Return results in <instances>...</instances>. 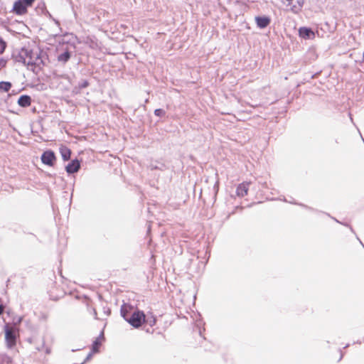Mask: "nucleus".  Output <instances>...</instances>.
I'll use <instances>...</instances> for the list:
<instances>
[{
  "mask_svg": "<svg viewBox=\"0 0 364 364\" xmlns=\"http://www.w3.org/2000/svg\"><path fill=\"white\" fill-rule=\"evenodd\" d=\"M127 321L134 328H138L145 322V314L144 311L136 309L134 311Z\"/></svg>",
  "mask_w": 364,
  "mask_h": 364,
  "instance_id": "obj_1",
  "label": "nucleus"
},
{
  "mask_svg": "<svg viewBox=\"0 0 364 364\" xmlns=\"http://www.w3.org/2000/svg\"><path fill=\"white\" fill-rule=\"evenodd\" d=\"M282 3L295 14H298L304 4V0H282Z\"/></svg>",
  "mask_w": 364,
  "mask_h": 364,
  "instance_id": "obj_2",
  "label": "nucleus"
},
{
  "mask_svg": "<svg viewBox=\"0 0 364 364\" xmlns=\"http://www.w3.org/2000/svg\"><path fill=\"white\" fill-rule=\"evenodd\" d=\"M29 54L28 55L26 60V65L31 67L30 70L33 73H36L35 69L36 66H39V53H34L32 50H28Z\"/></svg>",
  "mask_w": 364,
  "mask_h": 364,
  "instance_id": "obj_3",
  "label": "nucleus"
},
{
  "mask_svg": "<svg viewBox=\"0 0 364 364\" xmlns=\"http://www.w3.org/2000/svg\"><path fill=\"white\" fill-rule=\"evenodd\" d=\"M5 339L9 348H11L16 345L15 332L12 328H9L8 326H5Z\"/></svg>",
  "mask_w": 364,
  "mask_h": 364,
  "instance_id": "obj_4",
  "label": "nucleus"
},
{
  "mask_svg": "<svg viewBox=\"0 0 364 364\" xmlns=\"http://www.w3.org/2000/svg\"><path fill=\"white\" fill-rule=\"evenodd\" d=\"M56 159L55 153L51 150L46 151L41 155L42 162L48 166H53Z\"/></svg>",
  "mask_w": 364,
  "mask_h": 364,
  "instance_id": "obj_5",
  "label": "nucleus"
},
{
  "mask_svg": "<svg viewBox=\"0 0 364 364\" xmlns=\"http://www.w3.org/2000/svg\"><path fill=\"white\" fill-rule=\"evenodd\" d=\"M28 7L19 0L14 2L13 6V12L17 15H23L27 13Z\"/></svg>",
  "mask_w": 364,
  "mask_h": 364,
  "instance_id": "obj_6",
  "label": "nucleus"
},
{
  "mask_svg": "<svg viewBox=\"0 0 364 364\" xmlns=\"http://www.w3.org/2000/svg\"><path fill=\"white\" fill-rule=\"evenodd\" d=\"M28 54V49L22 48L17 55H13V58L16 62L22 63L23 65H26V60Z\"/></svg>",
  "mask_w": 364,
  "mask_h": 364,
  "instance_id": "obj_7",
  "label": "nucleus"
},
{
  "mask_svg": "<svg viewBox=\"0 0 364 364\" xmlns=\"http://www.w3.org/2000/svg\"><path fill=\"white\" fill-rule=\"evenodd\" d=\"M80 168V163L78 159L72 160L66 166L65 170L68 173L73 174L79 171Z\"/></svg>",
  "mask_w": 364,
  "mask_h": 364,
  "instance_id": "obj_8",
  "label": "nucleus"
},
{
  "mask_svg": "<svg viewBox=\"0 0 364 364\" xmlns=\"http://www.w3.org/2000/svg\"><path fill=\"white\" fill-rule=\"evenodd\" d=\"M255 21L257 27L259 28H264L269 25L271 19L269 17L266 16H259L255 17Z\"/></svg>",
  "mask_w": 364,
  "mask_h": 364,
  "instance_id": "obj_9",
  "label": "nucleus"
},
{
  "mask_svg": "<svg viewBox=\"0 0 364 364\" xmlns=\"http://www.w3.org/2000/svg\"><path fill=\"white\" fill-rule=\"evenodd\" d=\"M299 36L304 39H309L314 37V33L313 31L306 27H301L299 30Z\"/></svg>",
  "mask_w": 364,
  "mask_h": 364,
  "instance_id": "obj_10",
  "label": "nucleus"
},
{
  "mask_svg": "<svg viewBox=\"0 0 364 364\" xmlns=\"http://www.w3.org/2000/svg\"><path fill=\"white\" fill-rule=\"evenodd\" d=\"M132 306L126 304H124L121 306L120 313L121 316L124 318L125 321L129 318L131 315V311L132 310Z\"/></svg>",
  "mask_w": 364,
  "mask_h": 364,
  "instance_id": "obj_11",
  "label": "nucleus"
},
{
  "mask_svg": "<svg viewBox=\"0 0 364 364\" xmlns=\"http://www.w3.org/2000/svg\"><path fill=\"white\" fill-rule=\"evenodd\" d=\"M250 183H242L240 184L236 190V193L240 197H243L247 194Z\"/></svg>",
  "mask_w": 364,
  "mask_h": 364,
  "instance_id": "obj_12",
  "label": "nucleus"
},
{
  "mask_svg": "<svg viewBox=\"0 0 364 364\" xmlns=\"http://www.w3.org/2000/svg\"><path fill=\"white\" fill-rule=\"evenodd\" d=\"M31 103V98L30 96L24 95H21L18 100V104L22 107H28Z\"/></svg>",
  "mask_w": 364,
  "mask_h": 364,
  "instance_id": "obj_13",
  "label": "nucleus"
},
{
  "mask_svg": "<svg viewBox=\"0 0 364 364\" xmlns=\"http://www.w3.org/2000/svg\"><path fill=\"white\" fill-rule=\"evenodd\" d=\"M60 153L64 161H68L70 159L71 151L67 146H62L60 148Z\"/></svg>",
  "mask_w": 364,
  "mask_h": 364,
  "instance_id": "obj_14",
  "label": "nucleus"
},
{
  "mask_svg": "<svg viewBox=\"0 0 364 364\" xmlns=\"http://www.w3.org/2000/svg\"><path fill=\"white\" fill-rule=\"evenodd\" d=\"M70 52L67 50L58 56V60L60 63H65L70 60Z\"/></svg>",
  "mask_w": 364,
  "mask_h": 364,
  "instance_id": "obj_15",
  "label": "nucleus"
},
{
  "mask_svg": "<svg viewBox=\"0 0 364 364\" xmlns=\"http://www.w3.org/2000/svg\"><path fill=\"white\" fill-rule=\"evenodd\" d=\"M144 323L148 324L149 326L152 327L156 324V318L151 314L150 315H147V316L145 315V322Z\"/></svg>",
  "mask_w": 364,
  "mask_h": 364,
  "instance_id": "obj_16",
  "label": "nucleus"
},
{
  "mask_svg": "<svg viewBox=\"0 0 364 364\" xmlns=\"http://www.w3.org/2000/svg\"><path fill=\"white\" fill-rule=\"evenodd\" d=\"M11 86L12 85L10 82L1 81L0 82V91L6 92H9L11 88Z\"/></svg>",
  "mask_w": 364,
  "mask_h": 364,
  "instance_id": "obj_17",
  "label": "nucleus"
},
{
  "mask_svg": "<svg viewBox=\"0 0 364 364\" xmlns=\"http://www.w3.org/2000/svg\"><path fill=\"white\" fill-rule=\"evenodd\" d=\"M101 345H102L101 341H99L98 338H96V340L94 341L92 344V353H98L99 352V348L101 346Z\"/></svg>",
  "mask_w": 364,
  "mask_h": 364,
  "instance_id": "obj_18",
  "label": "nucleus"
},
{
  "mask_svg": "<svg viewBox=\"0 0 364 364\" xmlns=\"http://www.w3.org/2000/svg\"><path fill=\"white\" fill-rule=\"evenodd\" d=\"M154 114L157 117H164L166 115V112L162 109H156L154 110Z\"/></svg>",
  "mask_w": 364,
  "mask_h": 364,
  "instance_id": "obj_19",
  "label": "nucleus"
},
{
  "mask_svg": "<svg viewBox=\"0 0 364 364\" xmlns=\"http://www.w3.org/2000/svg\"><path fill=\"white\" fill-rule=\"evenodd\" d=\"M6 48V42L0 37V54H2Z\"/></svg>",
  "mask_w": 364,
  "mask_h": 364,
  "instance_id": "obj_20",
  "label": "nucleus"
},
{
  "mask_svg": "<svg viewBox=\"0 0 364 364\" xmlns=\"http://www.w3.org/2000/svg\"><path fill=\"white\" fill-rule=\"evenodd\" d=\"M88 85H89V82H88V81H87V80H82L81 82H80L78 83V87H79L80 89L85 88V87H87Z\"/></svg>",
  "mask_w": 364,
  "mask_h": 364,
  "instance_id": "obj_21",
  "label": "nucleus"
},
{
  "mask_svg": "<svg viewBox=\"0 0 364 364\" xmlns=\"http://www.w3.org/2000/svg\"><path fill=\"white\" fill-rule=\"evenodd\" d=\"M7 64V60L3 58H0V70L5 68Z\"/></svg>",
  "mask_w": 364,
  "mask_h": 364,
  "instance_id": "obj_22",
  "label": "nucleus"
},
{
  "mask_svg": "<svg viewBox=\"0 0 364 364\" xmlns=\"http://www.w3.org/2000/svg\"><path fill=\"white\" fill-rule=\"evenodd\" d=\"M92 353H92V352H90V353L87 355V357L85 358V360H84L82 363H80V364H85L86 362H87V361H88V360L92 358Z\"/></svg>",
  "mask_w": 364,
  "mask_h": 364,
  "instance_id": "obj_23",
  "label": "nucleus"
},
{
  "mask_svg": "<svg viewBox=\"0 0 364 364\" xmlns=\"http://www.w3.org/2000/svg\"><path fill=\"white\" fill-rule=\"evenodd\" d=\"M4 309V306L2 304H0V316L3 314Z\"/></svg>",
  "mask_w": 364,
  "mask_h": 364,
  "instance_id": "obj_24",
  "label": "nucleus"
},
{
  "mask_svg": "<svg viewBox=\"0 0 364 364\" xmlns=\"http://www.w3.org/2000/svg\"><path fill=\"white\" fill-rule=\"evenodd\" d=\"M97 338L99 339V341H100V339H104L105 338L103 331L101 332V333L100 334V336H99V337Z\"/></svg>",
  "mask_w": 364,
  "mask_h": 364,
  "instance_id": "obj_25",
  "label": "nucleus"
},
{
  "mask_svg": "<svg viewBox=\"0 0 364 364\" xmlns=\"http://www.w3.org/2000/svg\"><path fill=\"white\" fill-rule=\"evenodd\" d=\"M38 63H39V66H38L39 68H41V65H44L43 63V61L41 59V58L39 57V60H38Z\"/></svg>",
  "mask_w": 364,
  "mask_h": 364,
  "instance_id": "obj_26",
  "label": "nucleus"
},
{
  "mask_svg": "<svg viewBox=\"0 0 364 364\" xmlns=\"http://www.w3.org/2000/svg\"><path fill=\"white\" fill-rule=\"evenodd\" d=\"M215 188H217V190L218 189V182L217 181L215 186H214Z\"/></svg>",
  "mask_w": 364,
  "mask_h": 364,
  "instance_id": "obj_27",
  "label": "nucleus"
},
{
  "mask_svg": "<svg viewBox=\"0 0 364 364\" xmlns=\"http://www.w3.org/2000/svg\"><path fill=\"white\" fill-rule=\"evenodd\" d=\"M94 315H95V318L97 319V312L95 309H94Z\"/></svg>",
  "mask_w": 364,
  "mask_h": 364,
  "instance_id": "obj_28",
  "label": "nucleus"
},
{
  "mask_svg": "<svg viewBox=\"0 0 364 364\" xmlns=\"http://www.w3.org/2000/svg\"><path fill=\"white\" fill-rule=\"evenodd\" d=\"M154 168H157V167L156 166H154V167L152 166L151 169H154Z\"/></svg>",
  "mask_w": 364,
  "mask_h": 364,
  "instance_id": "obj_29",
  "label": "nucleus"
},
{
  "mask_svg": "<svg viewBox=\"0 0 364 364\" xmlns=\"http://www.w3.org/2000/svg\"><path fill=\"white\" fill-rule=\"evenodd\" d=\"M57 24H59L58 21H55Z\"/></svg>",
  "mask_w": 364,
  "mask_h": 364,
  "instance_id": "obj_30",
  "label": "nucleus"
}]
</instances>
